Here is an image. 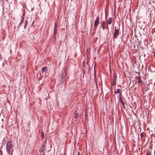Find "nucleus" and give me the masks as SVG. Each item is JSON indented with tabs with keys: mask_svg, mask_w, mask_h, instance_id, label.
I'll return each mask as SVG.
<instances>
[{
	"mask_svg": "<svg viewBox=\"0 0 155 155\" xmlns=\"http://www.w3.org/2000/svg\"><path fill=\"white\" fill-rule=\"evenodd\" d=\"M13 145L12 144L11 141H7L6 145V149L7 152L10 155H13Z\"/></svg>",
	"mask_w": 155,
	"mask_h": 155,
	"instance_id": "1",
	"label": "nucleus"
},
{
	"mask_svg": "<svg viewBox=\"0 0 155 155\" xmlns=\"http://www.w3.org/2000/svg\"><path fill=\"white\" fill-rule=\"evenodd\" d=\"M66 76V73L65 71H62L59 75L58 78L60 81V83H62L65 80V77Z\"/></svg>",
	"mask_w": 155,
	"mask_h": 155,
	"instance_id": "2",
	"label": "nucleus"
},
{
	"mask_svg": "<svg viewBox=\"0 0 155 155\" xmlns=\"http://www.w3.org/2000/svg\"><path fill=\"white\" fill-rule=\"evenodd\" d=\"M119 32L118 29H116V27H115V30L113 34V40L114 41L115 39L117 38V36L119 35Z\"/></svg>",
	"mask_w": 155,
	"mask_h": 155,
	"instance_id": "3",
	"label": "nucleus"
},
{
	"mask_svg": "<svg viewBox=\"0 0 155 155\" xmlns=\"http://www.w3.org/2000/svg\"><path fill=\"white\" fill-rule=\"evenodd\" d=\"M113 76H114V78H113V82L111 84V86H112L113 85H114L115 87V85H116V81H117V75L116 73L114 72L113 74Z\"/></svg>",
	"mask_w": 155,
	"mask_h": 155,
	"instance_id": "4",
	"label": "nucleus"
},
{
	"mask_svg": "<svg viewBox=\"0 0 155 155\" xmlns=\"http://www.w3.org/2000/svg\"><path fill=\"white\" fill-rule=\"evenodd\" d=\"M45 145H43L40 149L39 152L40 155H45Z\"/></svg>",
	"mask_w": 155,
	"mask_h": 155,
	"instance_id": "5",
	"label": "nucleus"
},
{
	"mask_svg": "<svg viewBox=\"0 0 155 155\" xmlns=\"http://www.w3.org/2000/svg\"><path fill=\"white\" fill-rule=\"evenodd\" d=\"M99 16H97V17L96 18V19L94 21V27H97L98 26L99 23Z\"/></svg>",
	"mask_w": 155,
	"mask_h": 155,
	"instance_id": "6",
	"label": "nucleus"
},
{
	"mask_svg": "<svg viewBox=\"0 0 155 155\" xmlns=\"http://www.w3.org/2000/svg\"><path fill=\"white\" fill-rule=\"evenodd\" d=\"M122 3V1H115L114 2L115 7L117 5L119 6Z\"/></svg>",
	"mask_w": 155,
	"mask_h": 155,
	"instance_id": "7",
	"label": "nucleus"
},
{
	"mask_svg": "<svg viewBox=\"0 0 155 155\" xmlns=\"http://www.w3.org/2000/svg\"><path fill=\"white\" fill-rule=\"evenodd\" d=\"M57 24L56 23L54 24V36L55 37L56 36V34L57 33Z\"/></svg>",
	"mask_w": 155,
	"mask_h": 155,
	"instance_id": "8",
	"label": "nucleus"
},
{
	"mask_svg": "<svg viewBox=\"0 0 155 155\" xmlns=\"http://www.w3.org/2000/svg\"><path fill=\"white\" fill-rule=\"evenodd\" d=\"M138 84L141 85V84H143V81L141 80L140 78L139 77L137 78Z\"/></svg>",
	"mask_w": 155,
	"mask_h": 155,
	"instance_id": "9",
	"label": "nucleus"
},
{
	"mask_svg": "<svg viewBox=\"0 0 155 155\" xmlns=\"http://www.w3.org/2000/svg\"><path fill=\"white\" fill-rule=\"evenodd\" d=\"M105 22L104 21H103L101 22V26L103 30H104L105 28Z\"/></svg>",
	"mask_w": 155,
	"mask_h": 155,
	"instance_id": "10",
	"label": "nucleus"
},
{
	"mask_svg": "<svg viewBox=\"0 0 155 155\" xmlns=\"http://www.w3.org/2000/svg\"><path fill=\"white\" fill-rule=\"evenodd\" d=\"M47 70V68L46 67H44L42 68L41 69V72L43 73L44 72L46 71Z\"/></svg>",
	"mask_w": 155,
	"mask_h": 155,
	"instance_id": "11",
	"label": "nucleus"
},
{
	"mask_svg": "<svg viewBox=\"0 0 155 155\" xmlns=\"http://www.w3.org/2000/svg\"><path fill=\"white\" fill-rule=\"evenodd\" d=\"M112 21V18H108L107 23L108 24L110 25Z\"/></svg>",
	"mask_w": 155,
	"mask_h": 155,
	"instance_id": "12",
	"label": "nucleus"
},
{
	"mask_svg": "<svg viewBox=\"0 0 155 155\" xmlns=\"http://www.w3.org/2000/svg\"><path fill=\"white\" fill-rule=\"evenodd\" d=\"M120 89H117L116 91L115 90V87H114V94L119 93L120 92Z\"/></svg>",
	"mask_w": 155,
	"mask_h": 155,
	"instance_id": "13",
	"label": "nucleus"
},
{
	"mask_svg": "<svg viewBox=\"0 0 155 155\" xmlns=\"http://www.w3.org/2000/svg\"><path fill=\"white\" fill-rule=\"evenodd\" d=\"M25 14V12H23V15H22V18L21 19V21L20 23V24H19V25L21 23H22L23 22V21H24V18L23 17V16H24V15Z\"/></svg>",
	"mask_w": 155,
	"mask_h": 155,
	"instance_id": "14",
	"label": "nucleus"
},
{
	"mask_svg": "<svg viewBox=\"0 0 155 155\" xmlns=\"http://www.w3.org/2000/svg\"><path fill=\"white\" fill-rule=\"evenodd\" d=\"M151 151L150 150H148L147 151L146 155H151Z\"/></svg>",
	"mask_w": 155,
	"mask_h": 155,
	"instance_id": "15",
	"label": "nucleus"
},
{
	"mask_svg": "<svg viewBox=\"0 0 155 155\" xmlns=\"http://www.w3.org/2000/svg\"><path fill=\"white\" fill-rule=\"evenodd\" d=\"M120 102L121 103V105L123 106V107L125 109V106L124 105V102L123 101V100H122V101H120Z\"/></svg>",
	"mask_w": 155,
	"mask_h": 155,
	"instance_id": "16",
	"label": "nucleus"
},
{
	"mask_svg": "<svg viewBox=\"0 0 155 155\" xmlns=\"http://www.w3.org/2000/svg\"><path fill=\"white\" fill-rule=\"evenodd\" d=\"M95 64L94 65V77L95 79L96 80V70H95Z\"/></svg>",
	"mask_w": 155,
	"mask_h": 155,
	"instance_id": "17",
	"label": "nucleus"
},
{
	"mask_svg": "<svg viewBox=\"0 0 155 155\" xmlns=\"http://www.w3.org/2000/svg\"><path fill=\"white\" fill-rule=\"evenodd\" d=\"M44 133L43 132H41V137L42 139H43L44 138Z\"/></svg>",
	"mask_w": 155,
	"mask_h": 155,
	"instance_id": "18",
	"label": "nucleus"
},
{
	"mask_svg": "<svg viewBox=\"0 0 155 155\" xmlns=\"http://www.w3.org/2000/svg\"><path fill=\"white\" fill-rule=\"evenodd\" d=\"M74 117L75 118H77L78 117V114L77 113H75L74 114Z\"/></svg>",
	"mask_w": 155,
	"mask_h": 155,
	"instance_id": "19",
	"label": "nucleus"
},
{
	"mask_svg": "<svg viewBox=\"0 0 155 155\" xmlns=\"http://www.w3.org/2000/svg\"><path fill=\"white\" fill-rule=\"evenodd\" d=\"M141 138L143 137V132H142L140 134Z\"/></svg>",
	"mask_w": 155,
	"mask_h": 155,
	"instance_id": "20",
	"label": "nucleus"
},
{
	"mask_svg": "<svg viewBox=\"0 0 155 155\" xmlns=\"http://www.w3.org/2000/svg\"><path fill=\"white\" fill-rule=\"evenodd\" d=\"M86 64H87V65L88 66L89 68H90V67L89 65V64H88V61H87V63H86Z\"/></svg>",
	"mask_w": 155,
	"mask_h": 155,
	"instance_id": "21",
	"label": "nucleus"
},
{
	"mask_svg": "<svg viewBox=\"0 0 155 155\" xmlns=\"http://www.w3.org/2000/svg\"><path fill=\"white\" fill-rule=\"evenodd\" d=\"M119 101H121L123 100L121 97H119Z\"/></svg>",
	"mask_w": 155,
	"mask_h": 155,
	"instance_id": "22",
	"label": "nucleus"
},
{
	"mask_svg": "<svg viewBox=\"0 0 155 155\" xmlns=\"http://www.w3.org/2000/svg\"><path fill=\"white\" fill-rule=\"evenodd\" d=\"M95 32H96L95 31H94V32H93L92 33V35L94 36V35L95 33Z\"/></svg>",
	"mask_w": 155,
	"mask_h": 155,
	"instance_id": "23",
	"label": "nucleus"
},
{
	"mask_svg": "<svg viewBox=\"0 0 155 155\" xmlns=\"http://www.w3.org/2000/svg\"><path fill=\"white\" fill-rule=\"evenodd\" d=\"M0 155H3L2 152L1 150H0Z\"/></svg>",
	"mask_w": 155,
	"mask_h": 155,
	"instance_id": "24",
	"label": "nucleus"
},
{
	"mask_svg": "<svg viewBox=\"0 0 155 155\" xmlns=\"http://www.w3.org/2000/svg\"><path fill=\"white\" fill-rule=\"evenodd\" d=\"M84 63H85V62L84 61L83 62V67L84 66V65H85Z\"/></svg>",
	"mask_w": 155,
	"mask_h": 155,
	"instance_id": "25",
	"label": "nucleus"
},
{
	"mask_svg": "<svg viewBox=\"0 0 155 155\" xmlns=\"http://www.w3.org/2000/svg\"><path fill=\"white\" fill-rule=\"evenodd\" d=\"M27 26V24H26L25 25V26H24V28L25 29V28H26Z\"/></svg>",
	"mask_w": 155,
	"mask_h": 155,
	"instance_id": "26",
	"label": "nucleus"
},
{
	"mask_svg": "<svg viewBox=\"0 0 155 155\" xmlns=\"http://www.w3.org/2000/svg\"><path fill=\"white\" fill-rule=\"evenodd\" d=\"M96 27H94V31H95V30H96V29H97Z\"/></svg>",
	"mask_w": 155,
	"mask_h": 155,
	"instance_id": "27",
	"label": "nucleus"
},
{
	"mask_svg": "<svg viewBox=\"0 0 155 155\" xmlns=\"http://www.w3.org/2000/svg\"><path fill=\"white\" fill-rule=\"evenodd\" d=\"M77 155H80L79 152H78V154Z\"/></svg>",
	"mask_w": 155,
	"mask_h": 155,
	"instance_id": "28",
	"label": "nucleus"
},
{
	"mask_svg": "<svg viewBox=\"0 0 155 155\" xmlns=\"http://www.w3.org/2000/svg\"><path fill=\"white\" fill-rule=\"evenodd\" d=\"M121 94H119V95L120 97H121Z\"/></svg>",
	"mask_w": 155,
	"mask_h": 155,
	"instance_id": "29",
	"label": "nucleus"
},
{
	"mask_svg": "<svg viewBox=\"0 0 155 155\" xmlns=\"http://www.w3.org/2000/svg\"><path fill=\"white\" fill-rule=\"evenodd\" d=\"M84 72V73H85V71H84V69L83 70Z\"/></svg>",
	"mask_w": 155,
	"mask_h": 155,
	"instance_id": "30",
	"label": "nucleus"
},
{
	"mask_svg": "<svg viewBox=\"0 0 155 155\" xmlns=\"http://www.w3.org/2000/svg\"><path fill=\"white\" fill-rule=\"evenodd\" d=\"M154 155H155V149L154 150Z\"/></svg>",
	"mask_w": 155,
	"mask_h": 155,
	"instance_id": "31",
	"label": "nucleus"
},
{
	"mask_svg": "<svg viewBox=\"0 0 155 155\" xmlns=\"http://www.w3.org/2000/svg\"><path fill=\"white\" fill-rule=\"evenodd\" d=\"M154 56H155V52L154 51Z\"/></svg>",
	"mask_w": 155,
	"mask_h": 155,
	"instance_id": "32",
	"label": "nucleus"
},
{
	"mask_svg": "<svg viewBox=\"0 0 155 155\" xmlns=\"http://www.w3.org/2000/svg\"><path fill=\"white\" fill-rule=\"evenodd\" d=\"M149 3L150 4V3H151V2H149Z\"/></svg>",
	"mask_w": 155,
	"mask_h": 155,
	"instance_id": "33",
	"label": "nucleus"
},
{
	"mask_svg": "<svg viewBox=\"0 0 155 155\" xmlns=\"http://www.w3.org/2000/svg\"><path fill=\"white\" fill-rule=\"evenodd\" d=\"M154 86H155V82L154 83Z\"/></svg>",
	"mask_w": 155,
	"mask_h": 155,
	"instance_id": "34",
	"label": "nucleus"
},
{
	"mask_svg": "<svg viewBox=\"0 0 155 155\" xmlns=\"http://www.w3.org/2000/svg\"><path fill=\"white\" fill-rule=\"evenodd\" d=\"M123 41V38H122V41Z\"/></svg>",
	"mask_w": 155,
	"mask_h": 155,
	"instance_id": "35",
	"label": "nucleus"
}]
</instances>
